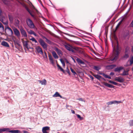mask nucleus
Wrapping results in <instances>:
<instances>
[{
    "label": "nucleus",
    "instance_id": "nucleus-44",
    "mask_svg": "<svg viewBox=\"0 0 133 133\" xmlns=\"http://www.w3.org/2000/svg\"><path fill=\"white\" fill-rule=\"evenodd\" d=\"M104 77L106 78H108L109 79H111V77L109 76L108 75L106 74H105Z\"/></svg>",
    "mask_w": 133,
    "mask_h": 133
},
{
    "label": "nucleus",
    "instance_id": "nucleus-17",
    "mask_svg": "<svg viewBox=\"0 0 133 133\" xmlns=\"http://www.w3.org/2000/svg\"><path fill=\"white\" fill-rule=\"evenodd\" d=\"M49 58L50 62H51V63L53 65H54V62L51 55H49Z\"/></svg>",
    "mask_w": 133,
    "mask_h": 133
},
{
    "label": "nucleus",
    "instance_id": "nucleus-48",
    "mask_svg": "<svg viewBox=\"0 0 133 133\" xmlns=\"http://www.w3.org/2000/svg\"><path fill=\"white\" fill-rule=\"evenodd\" d=\"M100 74L102 75L103 76H104V77L105 75V74L104 73H99Z\"/></svg>",
    "mask_w": 133,
    "mask_h": 133
},
{
    "label": "nucleus",
    "instance_id": "nucleus-56",
    "mask_svg": "<svg viewBox=\"0 0 133 133\" xmlns=\"http://www.w3.org/2000/svg\"><path fill=\"white\" fill-rule=\"evenodd\" d=\"M109 83H113V81H112L111 80H109Z\"/></svg>",
    "mask_w": 133,
    "mask_h": 133
},
{
    "label": "nucleus",
    "instance_id": "nucleus-61",
    "mask_svg": "<svg viewBox=\"0 0 133 133\" xmlns=\"http://www.w3.org/2000/svg\"><path fill=\"white\" fill-rule=\"evenodd\" d=\"M29 48V49H33V48H32H32L30 47V48Z\"/></svg>",
    "mask_w": 133,
    "mask_h": 133
},
{
    "label": "nucleus",
    "instance_id": "nucleus-35",
    "mask_svg": "<svg viewBox=\"0 0 133 133\" xmlns=\"http://www.w3.org/2000/svg\"><path fill=\"white\" fill-rule=\"evenodd\" d=\"M130 52V51L129 48L128 47L126 48L125 49V53H128L129 54Z\"/></svg>",
    "mask_w": 133,
    "mask_h": 133
},
{
    "label": "nucleus",
    "instance_id": "nucleus-28",
    "mask_svg": "<svg viewBox=\"0 0 133 133\" xmlns=\"http://www.w3.org/2000/svg\"><path fill=\"white\" fill-rule=\"evenodd\" d=\"M25 9L27 10V11L29 12V13L30 14L32 17L34 18L35 17L34 15L32 14V13H31L30 10L26 6L25 7Z\"/></svg>",
    "mask_w": 133,
    "mask_h": 133
},
{
    "label": "nucleus",
    "instance_id": "nucleus-40",
    "mask_svg": "<svg viewBox=\"0 0 133 133\" xmlns=\"http://www.w3.org/2000/svg\"><path fill=\"white\" fill-rule=\"evenodd\" d=\"M114 104H119L121 103H123V101H116L115 100L114 101Z\"/></svg>",
    "mask_w": 133,
    "mask_h": 133
},
{
    "label": "nucleus",
    "instance_id": "nucleus-51",
    "mask_svg": "<svg viewBox=\"0 0 133 133\" xmlns=\"http://www.w3.org/2000/svg\"><path fill=\"white\" fill-rule=\"evenodd\" d=\"M44 54H45V56H44V58H47V54L46 53V52H44Z\"/></svg>",
    "mask_w": 133,
    "mask_h": 133
},
{
    "label": "nucleus",
    "instance_id": "nucleus-14",
    "mask_svg": "<svg viewBox=\"0 0 133 133\" xmlns=\"http://www.w3.org/2000/svg\"><path fill=\"white\" fill-rule=\"evenodd\" d=\"M38 82L42 85H46L47 83L45 79H44L42 80H38Z\"/></svg>",
    "mask_w": 133,
    "mask_h": 133
},
{
    "label": "nucleus",
    "instance_id": "nucleus-49",
    "mask_svg": "<svg viewBox=\"0 0 133 133\" xmlns=\"http://www.w3.org/2000/svg\"><path fill=\"white\" fill-rule=\"evenodd\" d=\"M115 74L114 72H111L110 73V75L111 76H113Z\"/></svg>",
    "mask_w": 133,
    "mask_h": 133
},
{
    "label": "nucleus",
    "instance_id": "nucleus-10",
    "mask_svg": "<svg viewBox=\"0 0 133 133\" xmlns=\"http://www.w3.org/2000/svg\"><path fill=\"white\" fill-rule=\"evenodd\" d=\"M64 46L66 49L68 50L69 51H71L72 52H74V50L70 47V45H64Z\"/></svg>",
    "mask_w": 133,
    "mask_h": 133
},
{
    "label": "nucleus",
    "instance_id": "nucleus-29",
    "mask_svg": "<svg viewBox=\"0 0 133 133\" xmlns=\"http://www.w3.org/2000/svg\"><path fill=\"white\" fill-rule=\"evenodd\" d=\"M4 28L2 24L0 22V30L1 32L3 31L4 30Z\"/></svg>",
    "mask_w": 133,
    "mask_h": 133
},
{
    "label": "nucleus",
    "instance_id": "nucleus-59",
    "mask_svg": "<svg viewBox=\"0 0 133 133\" xmlns=\"http://www.w3.org/2000/svg\"><path fill=\"white\" fill-rule=\"evenodd\" d=\"M131 24H132V26L133 27V19L131 23Z\"/></svg>",
    "mask_w": 133,
    "mask_h": 133
},
{
    "label": "nucleus",
    "instance_id": "nucleus-21",
    "mask_svg": "<svg viewBox=\"0 0 133 133\" xmlns=\"http://www.w3.org/2000/svg\"><path fill=\"white\" fill-rule=\"evenodd\" d=\"M52 54L54 58L55 59H57L58 58V57L57 56L56 52L54 51L52 52Z\"/></svg>",
    "mask_w": 133,
    "mask_h": 133
},
{
    "label": "nucleus",
    "instance_id": "nucleus-47",
    "mask_svg": "<svg viewBox=\"0 0 133 133\" xmlns=\"http://www.w3.org/2000/svg\"><path fill=\"white\" fill-rule=\"evenodd\" d=\"M89 76L91 78L92 81H93V79H94V77L92 76L91 75H89Z\"/></svg>",
    "mask_w": 133,
    "mask_h": 133
},
{
    "label": "nucleus",
    "instance_id": "nucleus-4",
    "mask_svg": "<svg viewBox=\"0 0 133 133\" xmlns=\"http://www.w3.org/2000/svg\"><path fill=\"white\" fill-rule=\"evenodd\" d=\"M38 42L39 44L42 46V48L45 50L47 49L48 45L47 44L42 38L39 39Z\"/></svg>",
    "mask_w": 133,
    "mask_h": 133
},
{
    "label": "nucleus",
    "instance_id": "nucleus-6",
    "mask_svg": "<svg viewBox=\"0 0 133 133\" xmlns=\"http://www.w3.org/2000/svg\"><path fill=\"white\" fill-rule=\"evenodd\" d=\"M20 31L22 35L23 36L25 37H27V35L26 32L23 28H21L20 29Z\"/></svg>",
    "mask_w": 133,
    "mask_h": 133
},
{
    "label": "nucleus",
    "instance_id": "nucleus-30",
    "mask_svg": "<svg viewBox=\"0 0 133 133\" xmlns=\"http://www.w3.org/2000/svg\"><path fill=\"white\" fill-rule=\"evenodd\" d=\"M43 38H44L46 39V42H47L49 44H51V42L50 40L46 38L45 37V36H43Z\"/></svg>",
    "mask_w": 133,
    "mask_h": 133
},
{
    "label": "nucleus",
    "instance_id": "nucleus-7",
    "mask_svg": "<svg viewBox=\"0 0 133 133\" xmlns=\"http://www.w3.org/2000/svg\"><path fill=\"white\" fill-rule=\"evenodd\" d=\"M35 49L37 52L42 55H43V52L42 49L39 46H37Z\"/></svg>",
    "mask_w": 133,
    "mask_h": 133
},
{
    "label": "nucleus",
    "instance_id": "nucleus-58",
    "mask_svg": "<svg viewBox=\"0 0 133 133\" xmlns=\"http://www.w3.org/2000/svg\"><path fill=\"white\" fill-rule=\"evenodd\" d=\"M101 79L103 80L104 81H105V79H104V78L102 77V78H101Z\"/></svg>",
    "mask_w": 133,
    "mask_h": 133
},
{
    "label": "nucleus",
    "instance_id": "nucleus-22",
    "mask_svg": "<svg viewBox=\"0 0 133 133\" xmlns=\"http://www.w3.org/2000/svg\"><path fill=\"white\" fill-rule=\"evenodd\" d=\"M1 44L7 47H9V45L5 41H3L1 43Z\"/></svg>",
    "mask_w": 133,
    "mask_h": 133
},
{
    "label": "nucleus",
    "instance_id": "nucleus-50",
    "mask_svg": "<svg viewBox=\"0 0 133 133\" xmlns=\"http://www.w3.org/2000/svg\"><path fill=\"white\" fill-rule=\"evenodd\" d=\"M112 84H114V85H117V83H116V82H113Z\"/></svg>",
    "mask_w": 133,
    "mask_h": 133
},
{
    "label": "nucleus",
    "instance_id": "nucleus-3",
    "mask_svg": "<svg viewBox=\"0 0 133 133\" xmlns=\"http://www.w3.org/2000/svg\"><path fill=\"white\" fill-rule=\"evenodd\" d=\"M26 23L28 26L30 28H34L35 27V25L32 21L29 18H27L26 20Z\"/></svg>",
    "mask_w": 133,
    "mask_h": 133
},
{
    "label": "nucleus",
    "instance_id": "nucleus-42",
    "mask_svg": "<svg viewBox=\"0 0 133 133\" xmlns=\"http://www.w3.org/2000/svg\"><path fill=\"white\" fill-rule=\"evenodd\" d=\"M129 123L130 126H133V120H130L129 122Z\"/></svg>",
    "mask_w": 133,
    "mask_h": 133
},
{
    "label": "nucleus",
    "instance_id": "nucleus-38",
    "mask_svg": "<svg viewBox=\"0 0 133 133\" xmlns=\"http://www.w3.org/2000/svg\"><path fill=\"white\" fill-rule=\"evenodd\" d=\"M30 40H31L33 42H35V43H37V44H38V43L37 42V41L36 40V39L34 38L33 37H32L30 39Z\"/></svg>",
    "mask_w": 133,
    "mask_h": 133
},
{
    "label": "nucleus",
    "instance_id": "nucleus-24",
    "mask_svg": "<svg viewBox=\"0 0 133 133\" xmlns=\"http://www.w3.org/2000/svg\"><path fill=\"white\" fill-rule=\"evenodd\" d=\"M104 85L105 86L109 88H114V86L113 85L111 84H108L107 83H104Z\"/></svg>",
    "mask_w": 133,
    "mask_h": 133
},
{
    "label": "nucleus",
    "instance_id": "nucleus-39",
    "mask_svg": "<svg viewBox=\"0 0 133 133\" xmlns=\"http://www.w3.org/2000/svg\"><path fill=\"white\" fill-rule=\"evenodd\" d=\"M76 115L80 120H82L83 119V118L82 117H81L80 115L78 114H76Z\"/></svg>",
    "mask_w": 133,
    "mask_h": 133
},
{
    "label": "nucleus",
    "instance_id": "nucleus-60",
    "mask_svg": "<svg viewBox=\"0 0 133 133\" xmlns=\"http://www.w3.org/2000/svg\"><path fill=\"white\" fill-rule=\"evenodd\" d=\"M17 44L18 46H21V45L20 44H19V43H17Z\"/></svg>",
    "mask_w": 133,
    "mask_h": 133
},
{
    "label": "nucleus",
    "instance_id": "nucleus-41",
    "mask_svg": "<svg viewBox=\"0 0 133 133\" xmlns=\"http://www.w3.org/2000/svg\"><path fill=\"white\" fill-rule=\"evenodd\" d=\"M60 60L61 63L63 66H65V65L64 61L62 59H60Z\"/></svg>",
    "mask_w": 133,
    "mask_h": 133
},
{
    "label": "nucleus",
    "instance_id": "nucleus-33",
    "mask_svg": "<svg viewBox=\"0 0 133 133\" xmlns=\"http://www.w3.org/2000/svg\"><path fill=\"white\" fill-rule=\"evenodd\" d=\"M26 30L28 33L30 35L33 34L34 32V31L31 30H29L28 29H26Z\"/></svg>",
    "mask_w": 133,
    "mask_h": 133
},
{
    "label": "nucleus",
    "instance_id": "nucleus-5",
    "mask_svg": "<svg viewBox=\"0 0 133 133\" xmlns=\"http://www.w3.org/2000/svg\"><path fill=\"white\" fill-rule=\"evenodd\" d=\"M5 30L9 36H11L13 34V32L11 28L8 26L5 28Z\"/></svg>",
    "mask_w": 133,
    "mask_h": 133
},
{
    "label": "nucleus",
    "instance_id": "nucleus-12",
    "mask_svg": "<svg viewBox=\"0 0 133 133\" xmlns=\"http://www.w3.org/2000/svg\"><path fill=\"white\" fill-rule=\"evenodd\" d=\"M76 60L77 63L79 64L84 65L85 64L84 62L79 58H77Z\"/></svg>",
    "mask_w": 133,
    "mask_h": 133
},
{
    "label": "nucleus",
    "instance_id": "nucleus-55",
    "mask_svg": "<svg viewBox=\"0 0 133 133\" xmlns=\"http://www.w3.org/2000/svg\"><path fill=\"white\" fill-rule=\"evenodd\" d=\"M33 34L35 36H37V34L36 33H35L34 32Z\"/></svg>",
    "mask_w": 133,
    "mask_h": 133
},
{
    "label": "nucleus",
    "instance_id": "nucleus-13",
    "mask_svg": "<svg viewBox=\"0 0 133 133\" xmlns=\"http://www.w3.org/2000/svg\"><path fill=\"white\" fill-rule=\"evenodd\" d=\"M124 69V67L123 66H120L117 67L115 69L114 71L115 72H119L121 70Z\"/></svg>",
    "mask_w": 133,
    "mask_h": 133
},
{
    "label": "nucleus",
    "instance_id": "nucleus-16",
    "mask_svg": "<svg viewBox=\"0 0 133 133\" xmlns=\"http://www.w3.org/2000/svg\"><path fill=\"white\" fill-rule=\"evenodd\" d=\"M23 44L24 48H27L28 49H29V47L28 46V43L27 41H23Z\"/></svg>",
    "mask_w": 133,
    "mask_h": 133
},
{
    "label": "nucleus",
    "instance_id": "nucleus-20",
    "mask_svg": "<svg viewBox=\"0 0 133 133\" xmlns=\"http://www.w3.org/2000/svg\"><path fill=\"white\" fill-rule=\"evenodd\" d=\"M129 57V54L128 53H125L122 57L123 59L126 60Z\"/></svg>",
    "mask_w": 133,
    "mask_h": 133
},
{
    "label": "nucleus",
    "instance_id": "nucleus-62",
    "mask_svg": "<svg viewBox=\"0 0 133 133\" xmlns=\"http://www.w3.org/2000/svg\"><path fill=\"white\" fill-rule=\"evenodd\" d=\"M66 108H68L69 107V105H66Z\"/></svg>",
    "mask_w": 133,
    "mask_h": 133
},
{
    "label": "nucleus",
    "instance_id": "nucleus-37",
    "mask_svg": "<svg viewBox=\"0 0 133 133\" xmlns=\"http://www.w3.org/2000/svg\"><path fill=\"white\" fill-rule=\"evenodd\" d=\"M70 70L71 71V72L73 74V75L74 76H75L77 75L75 71L71 67L70 68Z\"/></svg>",
    "mask_w": 133,
    "mask_h": 133
},
{
    "label": "nucleus",
    "instance_id": "nucleus-18",
    "mask_svg": "<svg viewBox=\"0 0 133 133\" xmlns=\"http://www.w3.org/2000/svg\"><path fill=\"white\" fill-rule=\"evenodd\" d=\"M55 50L57 52L59 56L62 55V52L61 50L56 48H55Z\"/></svg>",
    "mask_w": 133,
    "mask_h": 133
},
{
    "label": "nucleus",
    "instance_id": "nucleus-31",
    "mask_svg": "<svg viewBox=\"0 0 133 133\" xmlns=\"http://www.w3.org/2000/svg\"><path fill=\"white\" fill-rule=\"evenodd\" d=\"M57 66L58 68L61 71L63 72V73L65 72V71L62 68V67L57 63Z\"/></svg>",
    "mask_w": 133,
    "mask_h": 133
},
{
    "label": "nucleus",
    "instance_id": "nucleus-19",
    "mask_svg": "<svg viewBox=\"0 0 133 133\" xmlns=\"http://www.w3.org/2000/svg\"><path fill=\"white\" fill-rule=\"evenodd\" d=\"M116 66V65H111L107 66L106 68L108 69H112Z\"/></svg>",
    "mask_w": 133,
    "mask_h": 133
},
{
    "label": "nucleus",
    "instance_id": "nucleus-9",
    "mask_svg": "<svg viewBox=\"0 0 133 133\" xmlns=\"http://www.w3.org/2000/svg\"><path fill=\"white\" fill-rule=\"evenodd\" d=\"M50 129V127L48 126H46L43 127L42 129V131L43 133H49L46 131L47 130Z\"/></svg>",
    "mask_w": 133,
    "mask_h": 133
},
{
    "label": "nucleus",
    "instance_id": "nucleus-36",
    "mask_svg": "<svg viewBox=\"0 0 133 133\" xmlns=\"http://www.w3.org/2000/svg\"><path fill=\"white\" fill-rule=\"evenodd\" d=\"M107 104L108 105H111L113 104H114V101H110L107 103Z\"/></svg>",
    "mask_w": 133,
    "mask_h": 133
},
{
    "label": "nucleus",
    "instance_id": "nucleus-53",
    "mask_svg": "<svg viewBox=\"0 0 133 133\" xmlns=\"http://www.w3.org/2000/svg\"><path fill=\"white\" fill-rule=\"evenodd\" d=\"M71 57V58H72V59L73 60V61H74V62L75 63L76 62L75 61V59H74V58L72 57Z\"/></svg>",
    "mask_w": 133,
    "mask_h": 133
},
{
    "label": "nucleus",
    "instance_id": "nucleus-8",
    "mask_svg": "<svg viewBox=\"0 0 133 133\" xmlns=\"http://www.w3.org/2000/svg\"><path fill=\"white\" fill-rule=\"evenodd\" d=\"M115 79L120 83H123L124 81V78L120 76L116 77Z\"/></svg>",
    "mask_w": 133,
    "mask_h": 133
},
{
    "label": "nucleus",
    "instance_id": "nucleus-54",
    "mask_svg": "<svg viewBox=\"0 0 133 133\" xmlns=\"http://www.w3.org/2000/svg\"><path fill=\"white\" fill-rule=\"evenodd\" d=\"M23 132L24 133H28V131L25 130H23Z\"/></svg>",
    "mask_w": 133,
    "mask_h": 133
},
{
    "label": "nucleus",
    "instance_id": "nucleus-34",
    "mask_svg": "<svg viewBox=\"0 0 133 133\" xmlns=\"http://www.w3.org/2000/svg\"><path fill=\"white\" fill-rule=\"evenodd\" d=\"M130 65H131L133 64V56H132L130 59Z\"/></svg>",
    "mask_w": 133,
    "mask_h": 133
},
{
    "label": "nucleus",
    "instance_id": "nucleus-1",
    "mask_svg": "<svg viewBox=\"0 0 133 133\" xmlns=\"http://www.w3.org/2000/svg\"><path fill=\"white\" fill-rule=\"evenodd\" d=\"M113 51H115L114 53V57L113 58L111 59V61H116L118 57L120 52L119 46L118 43H117V45L116 46V48H113Z\"/></svg>",
    "mask_w": 133,
    "mask_h": 133
},
{
    "label": "nucleus",
    "instance_id": "nucleus-32",
    "mask_svg": "<svg viewBox=\"0 0 133 133\" xmlns=\"http://www.w3.org/2000/svg\"><path fill=\"white\" fill-rule=\"evenodd\" d=\"M122 22V20H121V21H120L118 23V24L117 25L116 28V30H117L118 28L119 27L120 25L121 24Z\"/></svg>",
    "mask_w": 133,
    "mask_h": 133
},
{
    "label": "nucleus",
    "instance_id": "nucleus-46",
    "mask_svg": "<svg viewBox=\"0 0 133 133\" xmlns=\"http://www.w3.org/2000/svg\"><path fill=\"white\" fill-rule=\"evenodd\" d=\"M77 100H78L80 101H82V102H85V101L83 99H82L81 98H79L78 99H77Z\"/></svg>",
    "mask_w": 133,
    "mask_h": 133
},
{
    "label": "nucleus",
    "instance_id": "nucleus-63",
    "mask_svg": "<svg viewBox=\"0 0 133 133\" xmlns=\"http://www.w3.org/2000/svg\"><path fill=\"white\" fill-rule=\"evenodd\" d=\"M66 63H69L68 61L67 60H66Z\"/></svg>",
    "mask_w": 133,
    "mask_h": 133
},
{
    "label": "nucleus",
    "instance_id": "nucleus-25",
    "mask_svg": "<svg viewBox=\"0 0 133 133\" xmlns=\"http://www.w3.org/2000/svg\"><path fill=\"white\" fill-rule=\"evenodd\" d=\"M92 75L96 78L97 79L99 80L101 79V78L102 77L101 76L98 75H95L94 74H92Z\"/></svg>",
    "mask_w": 133,
    "mask_h": 133
},
{
    "label": "nucleus",
    "instance_id": "nucleus-23",
    "mask_svg": "<svg viewBox=\"0 0 133 133\" xmlns=\"http://www.w3.org/2000/svg\"><path fill=\"white\" fill-rule=\"evenodd\" d=\"M9 18L10 22H12L13 20L14 17L12 14H9L8 15Z\"/></svg>",
    "mask_w": 133,
    "mask_h": 133
},
{
    "label": "nucleus",
    "instance_id": "nucleus-52",
    "mask_svg": "<svg viewBox=\"0 0 133 133\" xmlns=\"http://www.w3.org/2000/svg\"><path fill=\"white\" fill-rule=\"evenodd\" d=\"M71 111L72 113L74 114H75V112L74 110H71Z\"/></svg>",
    "mask_w": 133,
    "mask_h": 133
},
{
    "label": "nucleus",
    "instance_id": "nucleus-11",
    "mask_svg": "<svg viewBox=\"0 0 133 133\" xmlns=\"http://www.w3.org/2000/svg\"><path fill=\"white\" fill-rule=\"evenodd\" d=\"M15 35L17 36H20V33L19 31L17 28H15L13 30Z\"/></svg>",
    "mask_w": 133,
    "mask_h": 133
},
{
    "label": "nucleus",
    "instance_id": "nucleus-64",
    "mask_svg": "<svg viewBox=\"0 0 133 133\" xmlns=\"http://www.w3.org/2000/svg\"><path fill=\"white\" fill-rule=\"evenodd\" d=\"M132 70H133V68H132Z\"/></svg>",
    "mask_w": 133,
    "mask_h": 133
},
{
    "label": "nucleus",
    "instance_id": "nucleus-43",
    "mask_svg": "<svg viewBox=\"0 0 133 133\" xmlns=\"http://www.w3.org/2000/svg\"><path fill=\"white\" fill-rule=\"evenodd\" d=\"M66 71L68 73V74H69V75H71L70 72V71H69V69H68V67H67L66 68Z\"/></svg>",
    "mask_w": 133,
    "mask_h": 133
},
{
    "label": "nucleus",
    "instance_id": "nucleus-26",
    "mask_svg": "<svg viewBox=\"0 0 133 133\" xmlns=\"http://www.w3.org/2000/svg\"><path fill=\"white\" fill-rule=\"evenodd\" d=\"M93 67V68L97 71H98L101 69V68L100 66L94 65Z\"/></svg>",
    "mask_w": 133,
    "mask_h": 133
},
{
    "label": "nucleus",
    "instance_id": "nucleus-27",
    "mask_svg": "<svg viewBox=\"0 0 133 133\" xmlns=\"http://www.w3.org/2000/svg\"><path fill=\"white\" fill-rule=\"evenodd\" d=\"M129 70L125 71L124 70L123 73L121 74V75L122 76H125L126 75H128L129 74L128 71Z\"/></svg>",
    "mask_w": 133,
    "mask_h": 133
},
{
    "label": "nucleus",
    "instance_id": "nucleus-57",
    "mask_svg": "<svg viewBox=\"0 0 133 133\" xmlns=\"http://www.w3.org/2000/svg\"><path fill=\"white\" fill-rule=\"evenodd\" d=\"M131 51L133 52V45L132 46V48L131 49Z\"/></svg>",
    "mask_w": 133,
    "mask_h": 133
},
{
    "label": "nucleus",
    "instance_id": "nucleus-15",
    "mask_svg": "<svg viewBox=\"0 0 133 133\" xmlns=\"http://www.w3.org/2000/svg\"><path fill=\"white\" fill-rule=\"evenodd\" d=\"M60 97L61 98L64 99V97H63L60 94L57 92H56L55 94L53 95V97Z\"/></svg>",
    "mask_w": 133,
    "mask_h": 133
},
{
    "label": "nucleus",
    "instance_id": "nucleus-45",
    "mask_svg": "<svg viewBox=\"0 0 133 133\" xmlns=\"http://www.w3.org/2000/svg\"><path fill=\"white\" fill-rule=\"evenodd\" d=\"M19 22L20 21L18 20L17 19L16 20V23L17 25H19Z\"/></svg>",
    "mask_w": 133,
    "mask_h": 133
},
{
    "label": "nucleus",
    "instance_id": "nucleus-2",
    "mask_svg": "<svg viewBox=\"0 0 133 133\" xmlns=\"http://www.w3.org/2000/svg\"><path fill=\"white\" fill-rule=\"evenodd\" d=\"M8 128H5L0 129V133H2L3 132L8 131L9 132L11 133H21V131L18 130H9Z\"/></svg>",
    "mask_w": 133,
    "mask_h": 133
}]
</instances>
